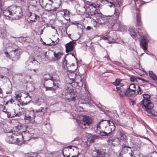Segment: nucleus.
<instances>
[{"instance_id": "b1692460", "label": "nucleus", "mask_w": 157, "mask_h": 157, "mask_svg": "<svg viewBox=\"0 0 157 157\" xmlns=\"http://www.w3.org/2000/svg\"><path fill=\"white\" fill-rule=\"evenodd\" d=\"M136 26L140 25L142 22L139 10H137L136 12Z\"/></svg>"}, {"instance_id": "2f4dec72", "label": "nucleus", "mask_w": 157, "mask_h": 157, "mask_svg": "<svg viewBox=\"0 0 157 157\" xmlns=\"http://www.w3.org/2000/svg\"><path fill=\"white\" fill-rule=\"evenodd\" d=\"M44 87L46 89V90H54L57 89L58 88H56L55 86L51 87V86H47L45 85L44 86Z\"/></svg>"}, {"instance_id": "79ce46f5", "label": "nucleus", "mask_w": 157, "mask_h": 157, "mask_svg": "<svg viewBox=\"0 0 157 157\" xmlns=\"http://www.w3.org/2000/svg\"><path fill=\"white\" fill-rule=\"evenodd\" d=\"M119 14L120 12L119 10H117L116 8H115L114 14H115L116 16V18H118Z\"/></svg>"}, {"instance_id": "13d9d810", "label": "nucleus", "mask_w": 157, "mask_h": 157, "mask_svg": "<svg viewBox=\"0 0 157 157\" xmlns=\"http://www.w3.org/2000/svg\"><path fill=\"white\" fill-rule=\"evenodd\" d=\"M72 24L74 25L79 24H80L77 21H74L72 22Z\"/></svg>"}, {"instance_id": "a18cd8bd", "label": "nucleus", "mask_w": 157, "mask_h": 157, "mask_svg": "<svg viewBox=\"0 0 157 157\" xmlns=\"http://www.w3.org/2000/svg\"><path fill=\"white\" fill-rule=\"evenodd\" d=\"M6 113L7 114V117H12V115L11 114V113L10 112L6 111Z\"/></svg>"}, {"instance_id": "8fccbe9b", "label": "nucleus", "mask_w": 157, "mask_h": 157, "mask_svg": "<svg viewBox=\"0 0 157 157\" xmlns=\"http://www.w3.org/2000/svg\"><path fill=\"white\" fill-rule=\"evenodd\" d=\"M138 79L139 80H141L142 81H143L144 82H148V81L146 79H143V78H138Z\"/></svg>"}, {"instance_id": "72a5a7b5", "label": "nucleus", "mask_w": 157, "mask_h": 157, "mask_svg": "<svg viewBox=\"0 0 157 157\" xmlns=\"http://www.w3.org/2000/svg\"><path fill=\"white\" fill-rule=\"evenodd\" d=\"M103 121H106V120H102L97 124V127H96L97 131L101 130V124L102 125L104 123H102V122H103Z\"/></svg>"}, {"instance_id": "1a4fd4ad", "label": "nucleus", "mask_w": 157, "mask_h": 157, "mask_svg": "<svg viewBox=\"0 0 157 157\" xmlns=\"http://www.w3.org/2000/svg\"><path fill=\"white\" fill-rule=\"evenodd\" d=\"M113 84L116 86L117 92L121 97H128V92L126 90L125 86L121 80L117 79Z\"/></svg>"}, {"instance_id": "cd10ccee", "label": "nucleus", "mask_w": 157, "mask_h": 157, "mask_svg": "<svg viewBox=\"0 0 157 157\" xmlns=\"http://www.w3.org/2000/svg\"><path fill=\"white\" fill-rule=\"evenodd\" d=\"M6 32L5 29L3 28H0V36L2 38L6 36Z\"/></svg>"}, {"instance_id": "4be33fe9", "label": "nucleus", "mask_w": 157, "mask_h": 157, "mask_svg": "<svg viewBox=\"0 0 157 157\" xmlns=\"http://www.w3.org/2000/svg\"><path fill=\"white\" fill-rule=\"evenodd\" d=\"M54 57H52V61L59 60L63 56V54L60 52H53Z\"/></svg>"}, {"instance_id": "5701e85b", "label": "nucleus", "mask_w": 157, "mask_h": 157, "mask_svg": "<svg viewBox=\"0 0 157 157\" xmlns=\"http://www.w3.org/2000/svg\"><path fill=\"white\" fill-rule=\"evenodd\" d=\"M75 43L74 42H70L66 44V52H69L72 51L73 49Z\"/></svg>"}, {"instance_id": "864d4df0", "label": "nucleus", "mask_w": 157, "mask_h": 157, "mask_svg": "<svg viewBox=\"0 0 157 157\" xmlns=\"http://www.w3.org/2000/svg\"><path fill=\"white\" fill-rule=\"evenodd\" d=\"M129 103L131 105H134L135 104V101H131L129 102Z\"/></svg>"}, {"instance_id": "4c0bfd02", "label": "nucleus", "mask_w": 157, "mask_h": 157, "mask_svg": "<svg viewBox=\"0 0 157 157\" xmlns=\"http://www.w3.org/2000/svg\"><path fill=\"white\" fill-rule=\"evenodd\" d=\"M138 78L135 76H132L130 78V80L132 82H137L138 79Z\"/></svg>"}, {"instance_id": "09e8293b", "label": "nucleus", "mask_w": 157, "mask_h": 157, "mask_svg": "<svg viewBox=\"0 0 157 157\" xmlns=\"http://www.w3.org/2000/svg\"><path fill=\"white\" fill-rule=\"evenodd\" d=\"M24 94H25V93H24ZM25 94L26 95V96L24 97V98H28V97H29L30 99H32L31 98V97L29 95V93L28 92H25Z\"/></svg>"}, {"instance_id": "ea45409f", "label": "nucleus", "mask_w": 157, "mask_h": 157, "mask_svg": "<svg viewBox=\"0 0 157 157\" xmlns=\"http://www.w3.org/2000/svg\"><path fill=\"white\" fill-rule=\"evenodd\" d=\"M27 87L30 88V89H29V90H33L34 89V87L32 86V84L31 83H28L27 85L26 86Z\"/></svg>"}, {"instance_id": "bb28decb", "label": "nucleus", "mask_w": 157, "mask_h": 157, "mask_svg": "<svg viewBox=\"0 0 157 157\" xmlns=\"http://www.w3.org/2000/svg\"><path fill=\"white\" fill-rule=\"evenodd\" d=\"M33 103L37 106H40L44 103V101L41 99H38L33 101Z\"/></svg>"}, {"instance_id": "5fc2aeb1", "label": "nucleus", "mask_w": 157, "mask_h": 157, "mask_svg": "<svg viewBox=\"0 0 157 157\" xmlns=\"http://www.w3.org/2000/svg\"><path fill=\"white\" fill-rule=\"evenodd\" d=\"M140 137H141V138H145V139H146L147 140H148L150 142H151V141L147 137H144V136H140Z\"/></svg>"}, {"instance_id": "ddd939ff", "label": "nucleus", "mask_w": 157, "mask_h": 157, "mask_svg": "<svg viewBox=\"0 0 157 157\" xmlns=\"http://www.w3.org/2000/svg\"><path fill=\"white\" fill-rule=\"evenodd\" d=\"M93 119L92 117L88 116H83L82 121L80 120L77 121L79 126L82 128H85L86 126H89L92 122Z\"/></svg>"}, {"instance_id": "de8ad7c7", "label": "nucleus", "mask_w": 157, "mask_h": 157, "mask_svg": "<svg viewBox=\"0 0 157 157\" xmlns=\"http://www.w3.org/2000/svg\"><path fill=\"white\" fill-rule=\"evenodd\" d=\"M0 78L2 79H4L6 81L8 79V78L6 76L3 75L0 76Z\"/></svg>"}, {"instance_id": "e2e57ef3", "label": "nucleus", "mask_w": 157, "mask_h": 157, "mask_svg": "<svg viewBox=\"0 0 157 157\" xmlns=\"http://www.w3.org/2000/svg\"><path fill=\"white\" fill-rule=\"evenodd\" d=\"M3 93V91L2 89L0 88V94H2Z\"/></svg>"}, {"instance_id": "c756f323", "label": "nucleus", "mask_w": 157, "mask_h": 157, "mask_svg": "<svg viewBox=\"0 0 157 157\" xmlns=\"http://www.w3.org/2000/svg\"><path fill=\"white\" fill-rule=\"evenodd\" d=\"M97 133L98 134L100 135L101 136H109L111 135L110 134H109L108 133H107L101 130L97 131Z\"/></svg>"}, {"instance_id": "49530a36", "label": "nucleus", "mask_w": 157, "mask_h": 157, "mask_svg": "<svg viewBox=\"0 0 157 157\" xmlns=\"http://www.w3.org/2000/svg\"><path fill=\"white\" fill-rule=\"evenodd\" d=\"M82 110L83 108L82 107L78 106L77 107V109L76 110V111L78 112H80L81 111H82Z\"/></svg>"}, {"instance_id": "dca6fc26", "label": "nucleus", "mask_w": 157, "mask_h": 157, "mask_svg": "<svg viewBox=\"0 0 157 157\" xmlns=\"http://www.w3.org/2000/svg\"><path fill=\"white\" fill-rule=\"evenodd\" d=\"M92 155L94 157H108V154L104 150H94L92 152Z\"/></svg>"}, {"instance_id": "6e6552de", "label": "nucleus", "mask_w": 157, "mask_h": 157, "mask_svg": "<svg viewBox=\"0 0 157 157\" xmlns=\"http://www.w3.org/2000/svg\"><path fill=\"white\" fill-rule=\"evenodd\" d=\"M14 132L11 134L8 135L6 138V141L10 144H16L18 145L22 144L23 140L22 136L21 135H18L17 132L14 128Z\"/></svg>"}, {"instance_id": "37998d69", "label": "nucleus", "mask_w": 157, "mask_h": 157, "mask_svg": "<svg viewBox=\"0 0 157 157\" xmlns=\"http://www.w3.org/2000/svg\"><path fill=\"white\" fill-rule=\"evenodd\" d=\"M137 94H141L142 93L143 91L141 89L140 87L139 86L137 85Z\"/></svg>"}, {"instance_id": "f704fd0d", "label": "nucleus", "mask_w": 157, "mask_h": 157, "mask_svg": "<svg viewBox=\"0 0 157 157\" xmlns=\"http://www.w3.org/2000/svg\"><path fill=\"white\" fill-rule=\"evenodd\" d=\"M15 98L16 100L18 101H21V94H18L17 92H16L15 94Z\"/></svg>"}, {"instance_id": "774afa93", "label": "nucleus", "mask_w": 157, "mask_h": 157, "mask_svg": "<svg viewBox=\"0 0 157 157\" xmlns=\"http://www.w3.org/2000/svg\"><path fill=\"white\" fill-rule=\"evenodd\" d=\"M33 70L34 72H36V71L38 70L37 69H33Z\"/></svg>"}, {"instance_id": "0eeeda50", "label": "nucleus", "mask_w": 157, "mask_h": 157, "mask_svg": "<svg viewBox=\"0 0 157 157\" xmlns=\"http://www.w3.org/2000/svg\"><path fill=\"white\" fill-rule=\"evenodd\" d=\"M85 4L84 8L88 17H90L91 16H96V14L100 12L98 9L100 8V5L90 2H85Z\"/></svg>"}, {"instance_id": "0e129e2a", "label": "nucleus", "mask_w": 157, "mask_h": 157, "mask_svg": "<svg viewBox=\"0 0 157 157\" xmlns=\"http://www.w3.org/2000/svg\"><path fill=\"white\" fill-rule=\"evenodd\" d=\"M3 125L1 124H0V129H1L3 128Z\"/></svg>"}, {"instance_id": "423d86ee", "label": "nucleus", "mask_w": 157, "mask_h": 157, "mask_svg": "<svg viewBox=\"0 0 157 157\" xmlns=\"http://www.w3.org/2000/svg\"><path fill=\"white\" fill-rule=\"evenodd\" d=\"M47 108L41 107L38 110H35L31 109L29 111V113H27L24 117V119L26 122L28 123H33L35 122L36 115L37 116H43L46 111Z\"/></svg>"}, {"instance_id": "f8f14e48", "label": "nucleus", "mask_w": 157, "mask_h": 157, "mask_svg": "<svg viewBox=\"0 0 157 157\" xmlns=\"http://www.w3.org/2000/svg\"><path fill=\"white\" fill-rule=\"evenodd\" d=\"M44 82L43 84V86H52L53 85V86H55L56 88H58L59 81V76L58 75H53L52 77L50 79H44Z\"/></svg>"}, {"instance_id": "aec40b11", "label": "nucleus", "mask_w": 157, "mask_h": 157, "mask_svg": "<svg viewBox=\"0 0 157 157\" xmlns=\"http://www.w3.org/2000/svg\"><path fill=\"white\" fill-rule=\"evenodd\" d=\"M106 1L108 2L109 4L108 5V6L111 8H115L116 6L120 8V2L117 0H111V1L110 2H109L107 0H106Z\"/></svg>"}, {"instance_id": "393cba45", "label": "nucleus", "mask_w": 157, "mask_h": 157, "mask_svg": "<svg viewBox=\"0 0 157 157\" xmlns=\"http://www.w3.org/2000/svg\"><path fill=\"white\" fill-rule=\"evenodd\" d=\"M129 151H132L131 148L130 147L125 145L122 146L121 152L123 154H125Z\"/></svg>"}, {"instance_id": "338daca9", "label": "nucleus", "mask_w": 157, "mask_h": 157, "mask_svg": "<svg viewBox=\"0 0 157 157\" xmlns=\"http://www.w3.org/2000/svg\"><path fill=\"white\" fill-rule=\"evenodd\" d=\"M6 111H7L5 108H4L3 109V111L6 113Z\"/></svg>"}, {"instance_id": "f257e3e1", "label": "nucleus", "mask_w": 157, "mask_h": 157, "mask_svg": "<svg viewBox=\"0 0 157 157\" xmlns=\"http://www.w3.org/2000/svg\"><path fill=\"white\" fill-rule=\"evenodd\" d=\"M76 69L74 70L71 71V75H68V77L66 78V81L67 82V84L64 89L63 90V94L67 95L69 94L70 97L71 99L72 100H75L77 99H78L79 102L82 104H87L90 106L94 103V101L90 99L85 95H84L78 98L77 97L78 93L76 92L74 93V86H78L79 87H82L84 85L85 88L86 86L85 84H84L83 82L82 81V79L80 78L79 82H76V78L78 77V76L76 77L75 79V74L74 72L75 71Z\"/></svg>"}, {"instance_id": "c85d7f7f", "label": "nucleus", "mask_w": 157, "mask_h": 157, "mask_svg": "<svg viewBox=\"0 0 157 157\" xmlns=\"http://www.w3.org/2000/svg\"><path fill=\"white\" fill-rule=\"evenodd\" d=\"M149 75L150 77L153 80H155L157 79V76L152 71H149Z\"/></svg>"}, {"instance_id": "e433bc0d", "label": "nucleus", "mask_w": 157, "mask_h": 157, "mask_svg": "<svg viewBox=\"0 0 157 157\" xmlns=\"http://www.w3.org/2000/svg\"><path fill=\"white\" fill-rule=\"evenodd\" d=\"M99 138V136L97 135H92L91 137L90 141L92 142H93L95 140L98 139Z\"/></svg>"}, {"instance_id": "4d7b16f0", "label": "nucleus", "mask_w": 157, "mask_h": 157, "mask_svg": "<svg viewBox=\"0 0 157 157\" xmlns=\"http://www.w3.org/2000/svg\"><path fill=\"white\" fill-rule=\"evenodd\" d=\"M42 154L41 153H38L37 152V155H36V157H42L41 155Z\"/></svg>"}, {"instance_id": "a878e982", "label": "nucleus", "mask_w": 157, "mask_h": 157, "mask_svg": "<svg viewBox=\"0 0 157 157\" xmlns=\"http://www.w3.org/2000/svg\"><path fill=\"white\" fill-rule=\"evenodd\" d=\"M29 17L30 18V21H36V20L37 19L38 16L35 13H33L31 12L29 13Z\"/></svg>"}, {"instance_id": "20e7f679", "label": "nucleus", "mask_w": 157, "mask_h": 157, "mask_svg": "<svg viewBox=\"0 0 157 157\" xmlns=\"http://www.w3.org/2000/svg\"><path fill=\"white\" fill-rule=\"evenodd\" d=\"M15 44L12 43L7 44L4 53L6 57L15 61L18 60L22 53L21 50L19 48L15 49Z\"/></svg>"}, {"instance_id": "052dcab7", "label": "nucleus", "mask_w": 157, "mask_h": 157, "mask_svg": "<svg viewBox=\"0 0 157 157\" xmlns=\"http://www.w3.org/2000/svg\"><path fill=\"white\" fill-rule=\"evenodd\" d=\"M47 123H46L45 125H47L49 122V117H48L47 118Z\"/></svg>"}, {"instance_id": "680f3d73", "label": "nucleus", "mask_w": 157, "mask_h": 157, "mask_svg": "<svg viewBox=\"0 0 157 157\" xmlns=\"http://www.w3.org/2000/svg\"><path fill=\"white\" fill-rule=\"evenodd\" d=\"M90 29H91V27L90 26H87L86 28V29L87 30H89Z\"/></svg>"}, {"instance_id": "bf43d9fd", "label": "nucleus", "mask_w": 157, "mask_h": 157, "mask_svg": "<svg viewBox=\"0 0 157 157\" xmlns=\"http://www.w3.org/2000/svg\"><path fill=\"white\" fill-rule=\"evenodd\" d=\"M51 28L52 29H55V30H56V34H58V32H57V30L56 29H55V27H54V26H51Z\"/></svg>"}, {"instance_id": "69168bd1", "label": "nucleus", "mask_w": 157, "mask_h": 157, "mask_svg": "<svg viewBox=\"0 0 157 157\" xmlns=\"http://www.w3.org/2000/svg\"><path fill=\"white\" fill-rule=\"evenodd\" d=\"M63 64H66L67 63V61H66V59H64V61H63Z\"/></svg>"}, {"instance_id": "473e14b6", "label": "nucleus", "mask_w": 157, "mask_h": 157, "mask_svg": "<svg viewBox=\"0 0 157 157\" xmlns=\"http://www.w3.org/2000/svg\"><path fill=\"white\" fill-rule=\"evenodd\" d=\"M45 56L46 59L49 61L51 62L52 61V58L50 57V53L46 52L44 54Z\"/></svg>"}, {"instance_id": "603ef678", "label": "nucleus", "mask_w": 157, "mask_h": 157, "mask_svg": "<svg viewBox=\"0 0 157 157\" xmlns=\"http://www.w3.org/2000/svg\"><path fill=\"white\" fill-rule=\"evenodd\" d=\"M59 41V39L57 38V40H56V41L55 42H54L53 43V45H55L57 44Z\"/></svg>"}, {"instance_id": "58836bf2", "label": "nucleus", "mask_w": 157, "mask_h": 157, "mask_svg": "<svg viewBox=\"0 0 157 157\" xmlns=\"http://www.w3.org/2000/svg\"><path fill=\"white\" fill-rule=\"evenodd\" d=\"M73 4L75 6V8L77 10L80 7V5L78 2L76 1H75L73 2Z\"/></svg>"}, {"instance_id": "f3484780", "label": "nucleus", "mask_w": 157, "mask_h": 157, "mask_svg": "<svg viewBox=\"0 0 157 157\" xmlns=\"http://www.w3.org/2000/svg\"><path fill=\"white\" fill-rule=\"evenodd\" d=\"M126 136L123 132L118 131L117 133L116 138L117 139L120 143L126 142Z\"/></svg>"}, {"instance_id": "39448f33", "label": "nucleus", "mask_w": 157, "mask_h": 157, "mask_svg": "<svg viewBox=\"0 0 157 157\" xmlns=\"http://www.w3.org/2000/svg\"><path fill=\"white\" fill-rule=\"evenodd\" d=\"M3 14L5 16L12 19H19L22 15L21 8L14 6H10L4 10Z\"/></svg>"}, {"instance_id": "3c124183", "label": "nucleus", "mask_w": 157, "mask_h": 157, "mask_svg": "<svg viewBox=\"0 0 157 157\" xmlns=\"http://www.w3.org/2000/svg\"><path fill=\"white\" fill-rule=\"evenodd\" d=\"M107 61H108V63H110L111 61V59H110V57L109 56H107L106 57Z\"/></svg>"}, {"instance_id": "c03bdc74", "label": "nucleus", "mask_w": 157, "mask_h": 157, "mask_svg": "<svg viewBox=\"0 0 157 157\" xmlns=\"http://www.w3.org/2000/svg\"><path fill=\"white\" fill-rule=\"evenodd\" d=\"M14 114H12V117H20V116L21 115V112H19L18 113H15V112H14Z\"/></svg>"}, {"instance_id": "c9c22d12", "label": "nucleus", "mask_w": 157, "mask_h": 157, "mask_svg": "<svg viewBox=\"0 0 157 157\" xmlns=\"http://www.w3.org/2000/svg\"><path fill=\"white\" fill-rule=\"evenodd\" d=\"M63 13L62 14L63 15V16L64 17L68 16L69 14V13L68 10L67 9L63 10V11H62Z\"/></svg>"}, {"instance_id": "9d476101", "label": "nucleus", "mask_w": 157, "mask_h": 157, "mask_svg": "<svg viewBox=\"0 0 157 157\" xmlns=\"http://www.w3.org/2000/svg\"><path fill=\"white\" fill-rule=\"evenodd\" d=\"M26 127L25 126L21 125H18L17 126L15 127V130L17 131L18 135H21L22 136L23 142L26 140H29L31 137V135L27 131H25Z\"/></svg>"}, {"instance_id": "a19ab883", "label": "nucleus", "mask_w": 157, "mask_h": 157, "mask_svg": "<svg viewBox=\"0 0 157 157\" xmlns=\"http://www.w3.org/2000/svg\"><path fill=\"white\" fill-rule=\"evenodd\" d=\"M29 156L31 157H36V155H37V152H31L29 153Z\"/></svg>"}, {"instance_id": "2eb2a0df", "label": "nucleus", "mask_w": 157, "mask_h": 157, "mask_svg": "<svg viewBox=\"0 0 157 157\" xmlns=\"http://www.w3.org/2000/svg\"><path fill=\"white\" fill-rule=\"evenodd\" d=\"M65 148L68 149L72 152V154L73 155H72L71 157H77L79 155V151L78 150L79 148L78 147L71 145L66 147ZM67 157H70L67 155Z\"/></svg>"}, {"instance_id": "f03ea898", "label": "nucleus", "mask_w": 157, "mask_h": 157, "mask_svg": "<svg viewBox=\"0 0 157 157\" xmlns=\"http://www.w3.org/2000/svg\"><path fill=\"white\" fill-rule=\"evenodd\" d=\"M129 31L131 36L135 40H140V45L141 48L146 52L147 48V43L150 40L148 35L146 33H140L137 32L134 28L130 27L129 28Z\"/></svg>"}, {"instance_id": "412c9836", "label": "nucleus", "mask_w": 157, "mask_h": 157, "mask_svg": "<svg viewBox=\"0 0 157 157\" xmlns=\"http://www.w3.org/2000/svg\"><path fill=\"white\" fill-rule=\"evenodd\" d=\"M33 64L38 65L39 63L35 59L34 57L30 56L26 62V64L27 66H29V65H31Z\"/></svg>"}, {"instance_id": "7c9ffc66", "label": "nucleus", "mask_w": 157, "mask_h": 157, "mask_svg": "<svg viewBox=\"0 0 157 157\" xmlns=\"http://www.w3.org/2000/svg\"><path fill=\"white\" fill-rule=\"evenodd\" d=\"M116 137H109L108 140V142L109 144H110L111 143V144L113 146H114L115 144L113 143L112 142H114L116 140Z\"/></svg>"}, {"instance_id": "7ed1b4c3", "label": "nucleus", "mask_w": 157, "mask_h": 157, "mask_svg": "<svg viewBox=\"0 0 157 157\" xmlns=\"http://www.w3.org/2000/svg\"><path fill=\"white\" fill-rule=\"evenodd\" d=\"M115 20L111 18H108L106 16L102 15L100 12L96 14V16H94L92 20V22L93 24L94 27H96L97 25L99 24L100 25L105 24L109 27H111L115 29L116 26L117 29H118L120 27V25L114 23Z\"/></svg>"}, {"instance_id": "a211bd4d", "label": "nucleus", "mask_w": 157, "mask_h": 157, "mask_svg": "<svg viewBox=\"0 0 157 157\" xmlns=\"http://www.w3.org/2000/svg\"><path fill=\"white\" fill-rule=\"evenodd\" d=\"M106 121L108 124L107 127L110 129V130H109L108 131H110V132L108 133V134L112 135L113 132L115 130L116 126L113 121L109 120H106Z\"/></svg>"}, {"instance_id": "6ab92c4d", "label": "nucleus", "mask_w": 157, "mask_h": 157, "mask_svg": "<svg viewBox=\"0 0 157 157\" xmlns=\"http://www.w3.org/2000/svg\"><path fill=\"white\" fill-rule=\"evenodd\" d=\"M136 86L134 84H130L128 88V90H127L128 92V97H132L134 96L136 94Z\"/></svg>"}, {"instance_id": "6e6d98bb", "label": "nucleus", "mask_w": 157, "mask_h": 157, "mask_svg": "<svg viewBox=\"0 0 157 157\" xmlns=\"http://www.w3.org/2000/svg\"><path fill=\"white\" fill-rule=\"evenodd\" d=\"M18 40L21 41L22 40L23 41L25 40V38L23 37H20L19 38Z\"/></svg>"}, {"instance_id": "4468645a", "label": "nucleus", "mask_w": 157, "mask_h": 157, "mask_svg": "<svg viewBox=\"0 0 157 157\" xmlns=\"http://www.w3.org/2000/svg\"><path fill=\"white\" fill-rule=\"evenodd\" d=\"M101 38L103 40H108L109 43H110L116 41L117 36L116 33L111 31L109 33H106L104 34Z\"/></svg>"}, {"instance_id": "9b49d317", "label": "nucleus", "mask_w": 157, "mask_h": 157, "mask_svg": "<svg viewBox=\"0 0 157 157\" xmlns=\"http://www.w3.org/2000/svg\"><path fill=\"white\" fill-rule=\"evenodd\" d=\"M144 99L141 103L144 107L146 111L148 113H151V109L153 107V104L150 100V96L147 94H143Z\"/></svg>"}]
</instances>
